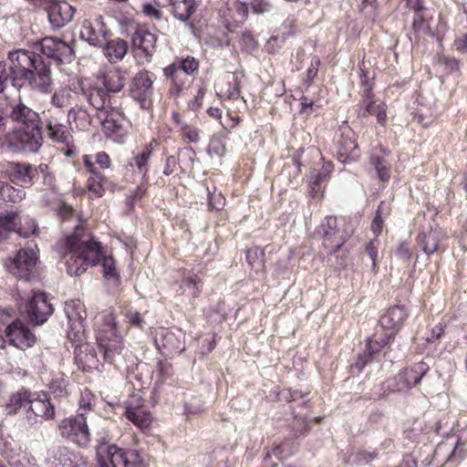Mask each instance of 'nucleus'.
I'll use <instances>...</instances> for the list:
<instances>
[{
  "mask_svg": "<svg viewBox=\"0 0 467 467\" xmlns=\"http://www.w3.org/2000/svg\"><path fill=\"white\" fill-rule=\"evenodd\" d=\"M97 342L104 360L118 366L121 359L122 334L117 327L113 312L104 311L96 323Z\"/></svg>",
  "mask_w": 467,
  "mask_h": 467,
  "instance_id": "nucleus-2",
  "label": "nucleus"
},
{
  "mask_svg": "<svg viewBox=\"0 0 467 467\" xmlns=\"http://www.w3.org/2000/svg\"><path fill=\"white\" fill-rule=\"evenodd\" d=\"M155 374L158 377L156 384L164 383L172 377L173 369L171 364L167 361H159Z\"/></svg>",
  "mask_w": 467,
  "mask_h": 467,
  "instance_id": "nucleus-52",
  "label": "nucleus"
},
{
  "mask_svg": "<svg viewBox=\"0 0 467 467\" xmlns=\"http://www.w3.org/2000/svg\"><path fill=\"white\" fill-rule=\"evenodd\" d=\"M429 369V365L424 361L415 363L410 368H404L395 378L396 384L393 390L404 391L413 388L420 383Z\"/></svg>",
  "mask_w": 467,
  "mask_h": 467,
  "instance_id": "nucleus-17",
  "label": "nucleus"
},
{
  "mask_svg": "<svg viewBox=\"0 0 467 467\" xmlns=\"http://www.w3.org/2000/svg\"><path fill=\"white\" fill-rule=\"evenodd\" d=\"M445 238V234L440 229H431L428 233H420L418 235V244L421 250L431 254L438 251L440 243Z\"/></svg>",
  "mask_w": 467,
  "mask_h": 467,
  "instance_id": "nucleus-30",
  "label": "nucleus"
},
{
  "mask_svg": "<svg viewBox=\"0 0 467 467\" xmlns=\"http://www.w3.org/2000/svg\"><path fill=\"white\" fill-rule=\"evenodd\" d=\"M32 87L42 93H49L52 90V78L49 66L42 60L36 65L34 74L28 78Z\"/></svg>",
  "mask_w": 467,
  "mask_h": 467,
  "instance_id": "nucleus-26",
  "label": "nucleus"
},
{
  "mask_svg": "<svg viewBox=\"0 0 467 467\" xmlns=\"http://www.w3.org/2000/svg\"><path fill=\"white\" fill-rule=\"evenodd\" d=\"M264 256V251L258 246L249 248L246 252V260L248 264L256 271L263 267Z\"/></svg>",
  "mask_w": 467,
  "mask_h": 467,
  "instance_id": "nucleus-50",
  "label": "nucleus"
},
{
  "mask_svg": "<svg viewBox=\"0 0 467 467\" xmlns=\"http://www.w3.org/2000/svg\"><path fill=\"white\" fill-rule=\"evenodd\" d=\"M68 328L67 338L76 346V348H82V343L86 339L84 323L77 322L70 324L68 325ZM84 348L85 352L89 350V347L88 345H85Z\"/></svg>",
  "mask_w": 467,
  "mask_h": 467,
  "instance_id": "nucleus-40",
  "label": "nucleus"
},
{
  "mask_svg": "<svg viewBox=\"0 0 467 467\" xmlns=\"http://www.w3.org/2000/svg\"><path fill=\"white\" fill-rule=\"evenodd\" d=\"M105 136L117 143H123L128 131L124 126V117L116 108L98 112Z\"/></svg>",
  "mask_w": 467,
  "mask_h": 467,
  "instance_id": "nucleus-8",
  "label": "nucleus"
},
{
  "mask_svg": "<svg viewBox=\"0 0 467 467\" xmlns=\"http://www.w3.org/2000/svg\"><path fill=\"white\" fill-rule=\"evenodd\" d=\"M152 142L144 145L132 158L133 165L142 175V181L147 182V173L149 171V161L152 155Z\"/></svg>",
  "mask_w": 467,
  "mask_h": 467,
  "instance_id": "nucleus-35",
  "label": "nucleus"
},
{
  "mask_svg": "<svg viewBox=\"0 0 467 467\" xmlns=\"http://www.w3.org/2000/svg\"><path fill=\"white\" fill-rule=\"evenodd\" d=\"M358 157V147L354 140L343 137L338 141L337 158L343 162L347 163L350 161L356 160Z\"/></svg>",
  "mask_w": 467,
  "mask_h": 467,
  "instance_id": "nucleus-36",
  "label": "nucleus"
},
{
  "mask_svg": "<svg viewBox=\"0 0 467 467\" xmlns=\"http://www.w3.org/2000/svg\"><path fill=\"white\" fill-rule=\"evenodd\" d=\"M171 119L179 129L182 138L187 142L197 143L200 140V130L188 122L176 111L171 113Z\"/></svg>",
  "mask_w": 467,
  "mask_h": 467,
  "instance_id": "nucleus-33",
  "label": "nucleus"
},
{
  "mask_svg": "<svg viewBox=\"0 0 467 467\" xmlns=\"http://www.w3.org/2000/svg\"><path fill=\"white\" fill-rule=\"evenodd\" d=\"M379 241L376 237L373 240H371L367 245H366V252L368 254L369 258L372 261V267L373 270H377V258H378V249H379Z\"/></svg>",
  "mask_w": 467,
  "mask_h": 467,
  "instance_id": "nucleus-59",
  "label": "nucleus"
},
{
  "mask_svg": "<svg viewBox=\"0 0 467 467\" xmlns=\"http://www.w3.org/2000/svg\"><path fill=\"white\" fill-rule=\"evenodd\" d=\"M317 234L322 238L323 245L334 254L354 234V227L351 222L342 220L340 223L337 217L328 216L320 223Z\"/></svg>",
  "mask_w": 467,
  "mask_h": 467,
  "instance_id": "nucleus-3",
  "label": "nucleus"
},
{
  "mask_svg": "<svg viewBox=\"0 0 467 467\" xmlns=\"http://www.w3.org/2000/svg\"><path fill=\"white\" fill-rule=\"evenodd\" d=\"M248 14V7L245 3L240 0H227L223 16L226 21L233 20L236 24H242Z\"/></svg>",
  "mask_w": 467,
  "mask_h": 467,
  "instance_id": "nucleus-34",
  "label": "nucleus"
},
{
  "mask_svg": "<svg viewBox=\"0 0 467 467\" xmlns=\"http://www.w3.org/2000/svg\"><path fill=\"white\" fill-rule=\"evenodd\" d=\"M157 30L147 26H139L132 34L134 57L140 65L148 64L157 50Z\"/></svg>",
  "mask_w": 467,
  "mask_h": 467,
  "instance_id": "nucleus-5",
  "label": "nucleus"
},
{
  "mask_svg": "<svg viewBox=\"0 0 467 467\" xmlns=\"http://www.w3.org/2000/svg\"><path fill=\"white\" fill-rule=\"evenodd\" d=\"M37 225L34 219L28 216L19 217V223L16 228V233L23 236L28 237L36 232Z\"/></svg>",
  "mask_w": 467,
  "mask_h": 467,
  "instance_id": "nucleus-49",
  "label": "nucleus"
},
{
  "mask_svg": "<svg viewBox=\"0 0 467 467\" xmlns=\"http://www.w3.org/2000/svg\"><path fill=\"white\" fill-rule=\"evenodd\" d=\"M12 142L24 152L37 151L42 145V132L39 125L17 130L13 135Z\"/></svg>",
  "mask_w": 467,
  "mask_h": 467,
  "instance_id": "nucleus-15",
  "label": "nucleus"
},
{
  "mask_svg": "<svg viewBox=\"0 0 467 467\" xmlns=\"http://www.w3.org/2000/svg\"><path fill=\"white\" fill-rule=\"evenodd\" d=\"M108 179L103 175L90 176L88 179V189L93 198L103 196Z\"/></svg>",
  "mask_w": 467,
  "mask_h": 467,
  "instance_id": "nucleus-44",
  "label": "nucleus"
},
{
  "mask_svg": "<svg viewBox=\"0 0 467 467\" xmlns=\"http://www.w3.org/2000/svg\"><path fill=\"white\" fill-rule=\"evenodd\" d=\"M26 312L30 322L38 326L47 320L53 307L45 293L34 292L26 305Z\"/></svg>",
  "mask_w": 467,
  "mask_h": 467,
  "instance_id": "nucleus-18",
  "label": "nucleus"
},
{
  "mask_svg": "<svg viewBox=\"0 0 467 467\" xmlns=\"http://www.w3.org/2000/svg\"><path fill=\"white\" fill-rule=\"evenodd\" d=\"M134 400H139L140 398L137 399L136 396H134L132 400L128 402L125 411L126 418L140 430H146L151 423V415L140 405H133Z\"/></svg>",
  "mask_w": 467,
  "mask_h": 467,
  "instance_id": "nucleus-27",
  "label": "nucleus"
},
{
  "mask_svg": "<svg viewBox=\"0 0 467 467\" xmlns=\"http://www.w3.org/2000/svg\"><path fill=\"white\" fill-rule=\"evenodd\" d=\"M18 214L14 211H7L0 213V241L5 237L6 232L16 231L18 226L16 223Z\"/></svg>",
  "mask_w": 467,
  "mask_h": 467,
  "instance_id": "nucleus-41",
  "label": "nucleus"
},
{
  "mask_svg": "<svg viewBox=\"0 0 467 467\" xmlns=\"http://www.w3.org/2000/svg\"><path fill=\"white\" fill-rule=\"evenodd\" d=\"M126 79L127 71L119 67L108 70L102 77L103 86L109 94L119 92L124 88Z\"/></svg>",
  "mask_w": 467,
  "mask_h": 467,
  "instance_id": "nucleus-28",
  "label": "nucleus"
},
{
  "mask_svg": "<svg viewBox=\"0 0 467 467\" xmlns=\"http://www.w3.org/2000/svg\"><path fill=\"white\" fill-rule=\"evenodd\" d=\"M55 416V408L51 404L49 398L44 392L31 393L29 405L26 410V417L28 420L37 421V418L48 420Z\"/></svg>",
  "mask_w": 467,
  "mask_h": 467,
  "instance_id": "nucleus-20",
  "label": "nucleus"
},
{
  "mask_svg": "<svg viewBox=\"0 0 467 467\" xmlns=\"http://www.w3.org/2000/svg\"><path fill=\"white\" fill-rule=\"evenodd\" d=\"M81 95L86 100L99 112L102 110H109L110 106L109 93L99 87L90 86L88 88H81Z\"/></svg>",
  "mask_w": 467,
  "mask_h": 467,
  "instance_id": "nucleus-25",
  "label": "nucleus"
},
{
  "mask_svg": "<svg viewBox=\"0 0 467 467\" xmlns=\"http://www.w3.org/2000/svg\"><path fill=\"white\" fill-rule=\"evenodd\" d=\"M48 22L55 29L68 24L75 14L74 7L66 1H52L46 7Z\"/></svg>",
  "mask_w": 467,
  "mask_h": 467,
  "instance_id": "nucleus-21",
  "label": "nucleus"
},
{
  "mask_svg": "<svg viewBox=\"0 0 467 467\" xmlns=\"http://www.w3.org/2000/svg\"><path fill=\"white\" fill-rule=\"evenodd\" d=\"M58 431L62 438L78 446H87L90 441L89 429L83 413L63 419L58 424Z\"/></svg>",
  "mask_w": 467,
  "mask_h": 467,
  "instance_id": "nucleus-6",
  "label": "nucleus"
},
{
  "mask_svg": "<svg viewBox=\"0 0 467 467\" xmlns=\"http://www.w3.org/2000/svg\"><path fill=\"white\" fill-rule=\"evenodd\" d=\"M199 6L197 0H177L169 7L171 14L175 19L186 22Z\"/></svg>",
  "mask_w": 467,
  "mask_h": 467,
  "instance_id": "nucleus-32",
  "label": "nucleus"
},
{
  "mask_svg": "<svg viewBox=\"0 0 467 467\" xmlns=\"http://www.w3.org/2000/svg\"><path fill=\"white\" fill-rule=\"evenodd\" d=\"M234 83L232 85L230 82L227 83V88L224 89L223 87L218 88L216 94L218 97L226 99H235L240 96V90L236 78L234 77Z\"/></svg>",
  "mask_w": 467,
  "mask_h": 467,
  "instance_id": "nucleus-56",
  "label": "nucleus"
},
{
  "mask_svg": "<svg viewBox=\"0 0 467 467\" xmlns=\"http://www.w3.org/2000/svg\"><path fill=\"white\" fill-rule=\"evenodd\" d=\"M65 314L67 317L68 325L77 322L84 323L86 318L84 305L79 300L66 302Z\"/></svg>",
  "mask_w": 467,
  "mask_h": 467,
  "instance_id": "nucleus-37",
  "label": "nucleus"
},
{
  "mask_svg": "<svg viewBox=\"0 0 467 467\" xmlns=\"http://www.w3.org/2000/svg\"><path fill=\"white\" fill-rule=\"evenodd\" d=\"M57 215L62 221H67L70 219L75 220L78 223L74 226V228L78 225H80V227L84 229L82 222L79 220L78 214L71 206L64 202H60L57 206Z\"/></svg>",
  "mask_w": 467,
  "mask_h": 467,
  "instance_id": "nucleus-54",
  "label": "nucleus"
},
{
  "mask_svg": "<svg viewBox=\"0 0 467 467\" xmlns=\"http://www.w3.org/2000/svg\"><path fill=\"white\" fill-rule=\"evenodd\" d=\"M407 309L400 305L389 307L379 318V326L382 330L389 331L396 335L402 327L405 320L408 318Z\"/></svg>",
  "mask_w": 467,
  "mask_h": 467,
  "instance_id": "nucleus-23",
  "label": "nucleus"
},
{
  "mask_svg": "<svg viewBox=\"0 0 467 467\" xmlns=\"http://www.w3.org/2000/svg\"><path fill=\"white\" fill-rule=\"evenodd\" d=\"M332 171H333L332 164L330 162H324L320 171H318L317 172H316V171H314L312 172L311 176H312V178H314L313 184L315 186H317L320 183L326 182L328 179Z\"/></svg>",
  "mask_w": 467,
  "mask_h": 467,
  "instance_id": "nucleus-57",
  "label": "nucleus"
},
{
  "mask_svg": "<svg viewBox=\"0 0 467 467\" xmlns=\"http://www.w3.org/2000/svg\"><path fill=\"white\" fill-rule=\"evenodd\" d=\"M68 118H73L74 121L76 122L78 121V123H77V126L79 127L81 130H87L90 125L89 115L85 109H71L68 112Z\"/></svg>",
  "mask_w": 467,
  "mask_h": 467,
  "instance_id": "nucleus-53",
  "label": "nucleus"
},
{
  "mask_svg": "<svg viewBox=\"0 0 467 467\" xmlns=\"http://www.w3.org/2000/svg\"><path fill=\"white\" fill-rule=\"evenodd\" d=\"M9 462L14 467H38L36 458L32 454L26 452L18 454L16 460L11 457Z\"/></svg>",
  "mask_w": 467,
  "mask_h": 467,
  "instance_id": "nucleus-55",
  "label": "nucleus"
},
{
  "mask_svg": "<svg viewBox=\"0 0 467 467\" xmlns=\"http://www.w3.org/2000/svg\"><path fill=\"white\" fill-rule=\"evenodd\" d=\"M36 261L37 255L33 246L22 248L12 261L11 272L18 278L28 280Z\"/></svg>",
  "mask_w": 467,
  "mask_h": 467,
  "instance_id": "nucleus-19",
  "label": "nucleus"
},
{
  "mask_svg": "<svg viewBox=\"0 0 467 467\" xmlns=\"http://www.w3.org/2000/svg\"><path fill=\"white\" fill-rule=\"evenodd\" d=\"M184 339L185 335L181 329L160 328L156 332L155 344L162 355L173 357L185 349Z\"/></svg>",
  "mask_w": 467,
  "mask_h": 467,
  "instance_id": "nucleus-9",
  "label": "nucleus"
},
{
  "mask_svg": "<svg viewBox=\"0 0 467 467\" xmlns=\"http://www.w3.org/2000/svg\"><path fill=\"white\" fill-rule=\"evenodd\" d=\"M47 133L51 140L59 143H67L70 138L67 126L56 120L47 123Z\"/></svg>",
  "mask_w": 467,
  "mask_h": 467,
  "instance_id": "nucleus-39",
  "label": "nucleus"
},
{
  "mask_svg": "<svg viewBox=\"0 0 467 467\" xmlns=\"http://www.w3.org/2000/svg\"><path fill=\"white\" fill-rule=\"evenodd\" d=\"M370 164L377 171L379 179L382 182H387L390 178V164L387 161L385 157L379 155H372L370 157Z\"/></svg>",
  "mask_w": 467,
  "mask_h": 467,
  "instance_id": "nucleus-42",
  "label": "nucleus"
},
{
  "mask_svg": "<svg viewBox=\"0 0 467 467\" xmlns=\"http://www.w3.org/2000/svg\"><path fill=\"white\" fill-rule=\"evenodd\" d=\"M5 336L12 345L20 349L31 348L36 342V336L19 320L6 327Z\"/></svg>",
  "mask_w": 467,
  "mask_h": 467,
  "instance_id": "nucleus-22",
  "label": "nucleus"
},
{
  "mask_svg": "<svg viewBox=\"0 0 467 467\" xmlns=\"http://www.w3.org/2000/svg\"><path fill=\"white\" fill-rule=\"evenodd\" d=\"M26 198V191L24 188H16L5 182L3 191L0 193V199L5 202L17 203Z\"/></svg>",
  "mask_w": 467,
  "mask_h": 467,
  "instance_id": "nucleus-43",
  "label": "nucleus"
},
{
  "mask_svg": "<svg viewBox=\"0 0 467 467\" xmlns=\"http://www.w3.org/2000/svg\"><path fill=\"white\" fill-rule=\"evenodd\" d=\"M56 249L64 261L68 275L78 276L100 261L102 247L92 234L80 225L65 240L57 243Z\"/></svg>",
  "mask_w": 467,
  "mask_h": 467,
  "instance_id": "nucleus-1",
  "label": "nucleus"
},
{
  "mask_svg": "<svg viewBox=\"0 0 467 467\" xmlns=\"http://www.w3.org/2000/svg\"><path fill=\"white\" fill-rule=\"evenodd\" d=\"M41 53L56 61L69 63L74 59L73 48L57 37H45L39 42Z\"/></svg>",
  "mask_w": 467,
  "mask_h": 467,
  "instance_id": "nucleus-16",
  "label": "nucleus"
},
{
  "mask_svg": "<svg viewBox=\"0 0 467 467\" xmlns=\"http://www.w3.org/2000/svg\"><path fill=\"white\" fill-rule=\"evenodd\" d=\"M208 152L211 155H216V156H223L225 152V144L223 142V140L221 136H213L209 146H208Z\"/></svg>",
  "mask_w": 467,
  "mask_h": 467,
  "instance_id": "nucleus-58",
  "label": "nucleus"
},
{
  "mask_svg": "<svg viewBox=\"0 0 467 467\" xmlns=\"http://www.w3.org/2000/svg\"><path fill=\"white\" fill-rule=\"evenodd\" d=\"M103 53L110 63H117L121 61L127 54L128 43L121 38H115L109 40V37L106 38L103 43Z\"/></svg>",
  "mask_w": 467,
  "mask_h": 467,
  "instance_id": "nucleus-29",
  "label": "nucleus"
},
{
  "mask_svg": "<svg viewBox=\"0 0 467 467\" xmlns=\"http://www.w3.org/2000/svg\"><path fill=\"white\" fill-rule=\"evenodd\" d=\"M107 456L111 462L122 467H149L148 456L135 449L109 445L107 449Z\"/></svg>",
  "mask_w": 467,
  "mask_h": 467,
  "instance_id": "nucleus-11",
  "label": "nucleus"
},
{
  "mask_svg": "<svg viewBox=\"0 0 467 467\" xmlns=\"http://www.w3.org/2000/svg\"><path fill=\"white\" fill-rule=\"evenodd\" d=\"M362 106L364 107L365 112L363 116L366 117V114L376 116L377 121L384 125L387 121V114L386 109L387 106L385 103L379 101L377 102L373 99L372 94V86L369 83H365V88L363 90L362 95Z\"/></svg>",
  "mask_w": 467,
  "mask_h": 467,
  "instance_id": "nucleus-24",
  "label": "nucleus"
},
{
  "mask_svg": "<svg viewBox=\"0 0 467 467\" xmlns=\"http://www.w3.org/2000/svg\"><path fill=\"white\" fill-rule=\"evenodd\" d=\"M71 89L67 87L60 88L55 91L51 98V104L57 108H63L70 103Z\"/></svg>",
  "mask_w": 467,
  "mask_h": 467,
  "instance_id": "nucleus-51",
  "label": "nucleus"
},
{
  "mask_svg": "<svg viewBox=\"0 0 467 467\" xmlns=\"http://www.w3.org/2000/svg\"><path fill=\"white\" fill-rule=\"evenodd\" d=\"M10 60L11 72H13V81L20 78H30L36 68V65L41 61V58L35 52L17 49L11 51L8 54Z\"/></svg>",
  "mask_w": 467,
  "mask_h": 467,
  "instance_id": "nucleus-7",
  "label": "nucleus"
},
{
  "mask_svg": "<svg viewBox=\"0 0 467 467\" xmlns=\"http://www.w3.org/2000/svg\"><path fill=\"white\" fill-rule=\"evenodd\" d=\"M104 276L109 280L119 283V275L115 266V260L112 256H105L103 254L100 257Z\"/></svg>",
  "mask_w": 467,
  "mask_h": 467,
  "instance_id": "nucleus-47",
  "label": "nucleus"
},
{
  "mask_svg": "<svg viewBox=\"0 0 467 467\" xmlns=\"http://www.w3.org/2000/svg\"><path fill=\"white\" fill-rule=\"evenodd\" d=\"M205 92H206V89L204 88L200 87L198 88L197 93L194 96V98L192 100H190L188 103V108L191 110L197 111L202 108Z\"/></svg>",
  "mask_w": 467,
  "mask_h": 467,
  "instance_id": "nucleus-60",
  "label": "nucleus"
},
{
  "mask_svg": "<svg viewBox=\"0 0 467 467\" xmlns=\"http://www.w3.org/2000/svg\"><path fill=\"white\" fill-rule=\"evenodd\" d=\"M130 92V96L140 103L141 108H150L153 93L152 74L147 70L139 71L131 81Z\"/></svg>",
  "mask_w": 467,
  "mask_h": 467,
  "instance_id": "nucleus-12",
  "label": "nucleus"
},
{
  "mask_svg": "<svg viewBox=\"0 0 467 467\" xmlns=\"http://www.w3.org/2000/svg\"><path fill=\"white\" fill-rule=\"evenodd\" d=\"M10 117L14 121L22 123L26 127L38 126L40 123L38 113L22 102L13 107Z\"/></svg>",
  "mask_w": 467,
  "mask_h": 467,
  "instance_id": "nucleus-31",
  "label": "nucleus"
},
{
  "mask_svg": "<svg viewBox=\"0 0 467 467\" xmlns=\"http://www.w3.org/2000/svg\"><path fill=\"white\" fill-rule=\"evenodd\" d=\"M198 69L199 61L193 57H187L166 67L163 75L171 81V96L178 97L185 87L186 76H193Z\"/></svg>",
  "mask_w": 467,
  "mask_h": 467,
  "instance_id": "nucleus-4",
  "label": "nucleus"
},
{
  "mask_svg": "<svg viewBox=\"0 0 467 467\" xmlns=\"http://www.w3.org/2000/svg\"><path fill=\"white\" fill-rule=\"evenodd\" d=\"M143 13L151 19L161 20L162 18L161 11L151 4L143 5Z\"/></svg>",
  "mask_w": 467,
  "mask_h": 467,
  "instance_id": "nucleus-63",
  "label": "nucleus"
},
{
  "mask_svg": "<svg viewBox=\"0 0 467 467\" xmlns=\"http://www.w3.org/2000/svg\"><path fill=\"white\" fill-rule=\"evenodd\" d=\"M67 377L63 373H57L53 376L49 382L50 391L57 397H62L67 394Z\"/></svg>",
  "mask_w": 467,
  "mask_h": 467,
  "instance_id": "nucleus-45",
  "label": "nucleus"
},
{
  "mask_svg": "<svg viewBox=\"0 0 467 467\" xmlns=\"http://www.w3.org/2000/svg\"><path fill=\"white\" fill-rule=\"evenodd\" d=\"M385 332H376L373 336H372V338L373 339H376L378 341V343L379 345H381V347H386L391 339H393L394 337V334H392L391 332L389 331H386L384 330Z\"/></svg>",
  "mask_w": 467,
  "mask_h": 467,
  "instance_id": "nucleus-64",
  "label": "nucleus"
},
{
  "mask_svg": "<svg viewBox=\"0 0 467 467\" xmlns=\"http://www.w3.org/2000/svg\"><path fill=\"white\" fill-rule=\"evenodd\" d=\"M389 204L386 202H381L377 209L375 218L371 224V229L376 235H379L382 231L383 215L389 213Z\"/></svg>",
  "mask_w": 467,
  "mask_h": 467,
  "instance_id": "nucleus-48",
  "label": "nucleus"
},
{
  "mask_svg": "<svg viewBox=\"0 0 467 467\" xmlns=\"http://www.w3.org/2000/svg\"><path fill=\"white\" fill-rule=\"evenodd\" d=\"M31 393L27 390H20L12 395L6 404V413L16 414L22 408H28Z\"/></svg>",
  "mask_w": 467,
  "mask_h": 467,
  "instance_id": "nucleus-38",
  "label": "nucleus"
},
{
  "mask_svg": "<svg viewBox=\"0 0 467 467\" xmlns=\"http://www.w3.org/2000/svg\"><path fill=\"white\" fill-rule=\"evenodd\" d=\"M47 467H80L81 458L61 444H54L47 450L45 455Z\"/></svg>",
  "mask_w": 467,
  "mask_h": 467,
  "instance_id": "nucleus-14",
  "label": "nucleus"
},
{
  "mask_svg": "<svg viewBox=\"0 0 467 467\" xmlns=\"http://www.w3.org/2000/svg\"><path fill=\"white\" fill-rule=\"evenodd\" d=\"M111 33L104 24L101 16L86 19L82 23L80 36L91 46L102 47L106 38L109 37Z\"/></svg>",
  "mask_w": 467,
  "mask_h": 467,
  "instance_id": "nucleus-13",
  "label": "nucleus"
},
{
  "mask_svg": "<svg viewBox=\"0 0 467 467\" xmlns=\"http://www.w3.org/2000/svg\"><path fill=\"white\" fill-rule=\"evenodd\" d=\"M126 318L131 327L140 329L143 327L144 320L139 312L129 310L126 313Z\"/></svg>",
  "mask_w": 467,
  "mask_h": 467,
  "instance_id": "nucleus-62",
  "label": "nucleus"
},
{
  "mask_svg": "<svg viewBox=\"0 0 467 467\" xmlns=\"http://www.w3.org/2000/svg\"><path fill=\"white\" fill-rule=\"evenodd\" d=\"M201 278L198 275L188 272L187 275L183 276L182 286L185 289L189 290V293L193 297H197L201 292Z\"/></svg>",
  "mask_w": 467,
  "mask_h": 467,
  "instance_id": "nucleus-46",
  "label": "nucleus"
},
{
  "mask_svg": "<svg viewBox=\"0 0 467 467\" xmlns=\"http://www.w3.org/2000/svg\"><path fill=\"white\" fill-rule=\"evenodd\" d=\"M319 65H320L319 58L317 57H313L311 58L310 65L306 71V81L307 82L308 85H310L312 83V81L314 80V78L317 77Z\"/></svg>",
  "mask_w": 467,
  "mask_h": 467,
  "instance_id": "nucleus-61",
  "label": "nucleus"
},
{
  "mask_svg": "<svg viewBox=\"0 0 467 467\" xmlns=\"http://www.w3.org/2000/svg\"><path fill=\"white\" fill-rule=\"evenodd\" d=\"M46 165L33 166L27 162H8L5 172L11 182L20 184L21 186L33 185L35 178L39 172H44Z\"/></svg>",
  "mask_w": 467,
  "mask_h": 467,
  "instance_id": "nucleus-10",
  "label": "nucleus"
}]
</instances>
